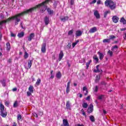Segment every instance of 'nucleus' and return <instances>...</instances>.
I'll return each mask as SVG.
<instances>
[{
    "mask_svg": "<svg viewBox=\"0 0 126 126\" xmlns=\"http://www.w3.org/2000/svg\"><path fill=\"white\" fill-rule=\"evenodd\" d=\"M37 8H38V7H37V5H36L35 7L26 10V11H24L21 13L18 14L13 17H12L11 18H9L6 20L2 21L1 22H0V25H1L3 24V23H6V22L10 21L11 19H15V25H17L18 24V22H20V18H18V17H20V16H23V15H25V14H29V13H31L33 12V11L35 9H37ZM0 40H1V33H0Z\"/></svg>",
    "mask_w": 126,
    "mask_h": 126,
    "instance_id": "1",
    "label": "nucleus"
},
{
    "mask_svg": "<svg viewBox=\"0 0 126 126\" xmlns=\"http://www.w3.org/2000/svg\"><path fill=\"white\" fill-rule=\"evenodd\" d=\"M50 0H46L45 1L36 5V7H37V8H40V12H41V13L45 12L47 9V7L48 6H47V4L49 3Z\"/></svg>",
    "mask_w": 126,
    "mask_h": 126,
    "instance_id": "2",
    "label": "nucleus"
},
{
    "mask_svg": "<svg viewBox=\"0 0 126 126\" xmlns=\"http://www.w3.org/2000/svg\"><path fill=\"white\" fill-rule=\"evenodd\" d=\"M104 4L107 7H109L112 10H114L116 8V3L114 2L112 0H106L104 2Z\"/></svg>",
    "mask_w": 126,
    "mask_h": 126,
    "instance_id": "3",
    "label": "nucleus"
},
{
    "mask_svg": "<svg viewBox=\"0 0 126 126\" xmlns=\"http://www.w3.org/2000/svg\"><path fill=\"white\" fill-rule=\"evenodd\" d=\"M120 18L117 16H114L112 17V20L114 23H118L119 22Z\"/></svg>",
    "mask_w": 126,
    "mask_h": 126,
    "instance_id": "4",
    "label": "nucleus"
},
{
    "mask_svg": "<svg viewBox=\"0 0 126 126\" xmlns=\"http://www.w3.org/2000/svg\"><path fill=\"white\" fill-rule=\"evenodd\" d=\"M32 63H33V60H30L28 63V67H25L26 69H29V68H31V66H32Z\"/></svg>",
    "mask_w": 126,
    "mask_h": 126,
    "instance_id": "5",
    "label": "nucleus"
},
{
    "mask_svg": "<svg viewBox=\"0 0 126 126\" xmlns=\"http://www.w3.org/2000/svg\"><path fill=\"white\" fill-rule=\"evenodd\" d=\"M87 111H88V113L89 114H91V113H92V112H93V104H91L90 105V107L88 108Z\"/></svg>",
    "mask_w": 126,
    "mask_h": 126,
    "instance_id": "6",
    "label": "nucleus"
},
{
    "mask_svg": "<svg viewBox=\"0 0 126 126\" xmlns=\"http://www.w3.org/2000/svg\"><path fill=\"white\" fill-rule=\"evenodd\" d=\"M46 43H43L41 47V52L42 53H46Z\"/></svg>",
    "mask_w": 126,
    "mask_h": 126,
    "instance_id": "7",
    "label": "nucleus"
},
{
    "mask_svg": "<svg viewBox=\"0 0 126 126\" xmlns=\"http://www.w3.org/2000/svg\"><path fill=\"white\" fill-rule=\"evenodd\" d=\"M0 115L2 118H5L6 116H7V112H6V111L5 110H2L0 111Z\"/></svg>",
    "mask_w": 126,
    "mask_h": 126,
    "instance_id": "8",
    "label": "nucleus"
},
{
    "mask_svg": "<svg viewBox=\"0 0 126 126\" xmlns=\"http://www.w3.org/2000/svg\"><path fill=\"white\" fill-rule=\"evenodd\" d=\"M94 16H95L96 19H100V14H99L98 11L95 10L94 12Z\"/></svg>",
    "mask_w": 126,
    "mask_h": 126,
    "instance_id": "9",
    "label": "nucleus"
},
{
    "mask_svg": "<svg viewBox=\"0 0 126 126\" xmlns=\"http://www.w3.org/2000/svg\"><path fill=\"white\" fill-rule=\"evenodd\" d=\"M70 81L68 82L67 84V87H66V93H67V94H68V93H69V88H70Z\"/></svg>",
    "mask_w": 126,
    "mask_h": 126,
    "instance_id": "10",
    "label": "nucleus"
},
{
    "mask_svg": "<svg viewBox=\"0 0 126 126\" xmlns=\"http://www.w3.org/2000/svg\"><path fill=\"white\" fill-rule=\"evenodd\" d=\"M66 109H67V110H71V106H70L69 101H67L66 103Z\"/></svg>",
    "mask_w": 126,
    "mask_h": 126,
    "instance_id": "11",
    "label": "nucleus"
},
{
    "mask_svg": "<svg viewBox=\"0 0 126 126\" xmlns=\"http://www.w3.org/2000/svg\"><path fill=\"white\" fill-rule=\"evenodd\" d=\"M63 125L64 126H69V124L68 123V121H67V119L63 120Z\"/></svg>",
    "mask_w": 126,
    "mask_h": 126,
    "instance_id": "12",
    "label": "nucleus"
},
{
    "mask_svg": "<svg viewBox=\"0 0 126 126\" xmlns=\"http://www.w3.org/2000/svg\"><path fill=\"white\" fill-rule=\"evenodd\" d=\"M63 51H61L59 54V58L58 59V61L59 62H61V61H62V59H63Z\"/></svg>",
    "mask_w": 126,
    "mask_h": 126,
    "instance_id": "13",
    "label": "nucleus"
},
{
    "mask_svg": "<svg viewBox=\"0 0 126 126\" xmlns=\"http://www.w3.org/2000/svg\"><path fill=\"white\" fill-rule=\"evenodd\" d=\"M97 31V28L96 27H94L93 28L91 29L89 31L90 33H94Z\"/></svg>",
    "mask_w": 126,
    "mask_h": 126,
    "instance_id": "14",
    "label": "nucleus"
},
{
    "mask_svg": "<svg viewBox=\"0 0 126 126\" xmlns=\"http://www.w3.org/2000/svg\"><path fill=\"white\" fill-rule=\"evenodd\" d=\"M50 22V19L47 16H46L44 19V23L46 25H48Z\"/></svg>",
    "mask_w": 126,
    "mask_h": 126,
    "instance_id": "15",
    "label": "nucleus"
},
{
    "mask_svg": "<svg viewBox=\"0 0 126 126\" xmlns=\"http://www.w3.org/2000/svg\"><path fill=\"white\" fill-rule=\"evenodd\" d=\"M35 37V34L33 33H32L30 34V36L28 37V41H31L32 38Z\"/></svg>",
    "mask_w": 126,
    "mask_h": 126,
    "instance_id": "16",
    "label": "nucleus"
},
{
    "mask_svg": "<svg viewBox=\"0 0 126 126\" xmlns=\"http://www.w3.org/2000/svg\"><path fill=\"white\" fill-rule=\"evenodd\" d=\"M69 18L68 17V16H66L64 17L63 18H62L61 19V21H62V22H65L66 21L68 20V19Z\"/></svg>",
    "mask_w": 126,
    "mask_h": 126,
    "instance_id": "17",
    "label": "nucleus"
},
{
    "mask_svg": "<svg viewBox=\"0 0 126 126\" xmlns=\"http://www.w3.org/2000/svg\"><path fill=\"white\" fill-rule=\"evenodd\" d=\"M97 54L98 55H99V60H103V59L104 58V54H103V53H101L100 52H98Z\"/></svg>",
    "mask_w": 126,
    "mask_h": 126,
    "instance_id": "18",
    "label": "nucleus"
},
{
    "mask_svg": "<svg viewBox=\"0 0 126 126\" xmlns=\"http://www.w3.org/2000/svg\"><path fill=\"white\" fill-rule=\"evenodd\" d=\"M6 50L7 51H8V52H9V51H10V43H9V42H7L6 44Z\"/></svg>",
    "mask_w": 126,
    "mask_h": 126,
    "instance_id": "19",
    "label": "nucleus"
},
{
    "mask_svg": "<svg viewBox=\"0 0 126 126\" xmlns=\"http://www.w3.org/2000/svg\"><path fill=\"white\" fill-rule=\"evenodd\" d=\"M81 35H82V32L80 31H77L76 32V36H77V37H79L81 36Z\"/></svg>",
    "mask_w": 126,
    "mask_h": 126,
    "instance_id": "20",
    "label": "nucleus"
},
{
    "mask_svg": "<svg viewBox=\"0 0 126 126\" xmlns=\"http://www.w3.org/2000/svg\"><path fill=\"white\" fill-rule=\"evenodd\" d=\"M120 22L123 23V24H124V25H126V19H125V18L124 17L121 18V19L120 20Z\"/></svg>",
    "mask_w": 126,
    "mask_h": 126,
    "instance_id": "21",
    "label": "nucleus"
},
{
    "mask_svg": "<svg viewBox=\"0 0 126 126\" xmlns=\"http://www.w3.org/2000/svg\"><path fill=\"white\" fill-rule=\"evenodd\" d=\"M56 77L58 79H61V78L62 77V73H61L60 71L56 73Z\"/></svg>",
    "mask_w": 126,
    "mask_h": 126,
    "instance_id": "22",
    "label": "nucleus"
},
{
    "mask_svg": "<svg viewBox=\"0 0 126 126\" xmlns=\"http://www.w3.org/2000/svg\"><path fill=\"white\" fill-rule=\"evenodd\" d=\"M83 91H86V93H84L85 96L87 95L88 94V90H87V88L86 87H84L83 88Z\"/></svg>",
    "mask_w": 126,
    "mask_h": 126,
    "instance_id": "23",
    "label": "nucleus"
},
{
    "mask_svg": "<svg viewBox=\"0 0 126 126\" xmlns=\"http://www.w3.org/2000/svg\"><path fill=\"white\" fill-rule=\"evenodd\" d=\"M29 91L30 92H31L32 93H33L34 92V88L32 86H30L29 88Z\"/></svg>",
    "mask_w": 126,
    "mask_h": 126,
    "instance_id": "24",
    "label": "nucleus"
},
{
    "mask_svg": "<svg viewBox=\"0 0 126 126\" xmlns=\"http://www.w3.org/2000/svg\"><path fill=\"white\" fill-rule=\"evenodd\" d=\"M24 32H22L18 34V37L19 38H22V37H24Z\"/></svg>",
    "mask_w": 126,
    "mask_h": 126,
    "instance_id": "25",
    "label": "nucleus"
},
{
    "mask_svg": "<svg viewBox=\"0 0 126 126\" xmlns=\"http://www.w3.org/2000/svg\"><path fill=\"white\" fill-rule=\"evenodd\" d=\"M100 75H96L95 77V83H98L99 80H100Z\"/></svg>",
    "mask_w": 126,
    "mask_h": 126,
    "instance_id": "26",
    "label": "nucleus"
},
{
    "mask_svg": "<svg viewBox=\"0 0 126 126\" xmlns=\"http://www.w3.org/2000/svg\"><path fill=\"white\" fill-rule=\"evenodd\" d=\"M118 46L117 45H115L112 47V51L113 52H117V50H118Z\"/></svg>",
    "mask_w": 126,
    "mask_h": 126,
    "instance_id": "27",
    "label": "nucleus"
},
{
    "mask_svg": "<svg viewBox=\"0 0 126 126\" xmlns=\"http://www.w3.org/2000/svg\"><path fill=\"white\" fill-rule=\"evenodd\" d=\"M47 10L48 13L50 15L53 14V13H54V11H53V10H51V8H48Z\"/></svg>",
    "mask_w": 126,
    "mask_h": 126,
    "instance_id": "28",
    "label": "nucleus"
},
{
    "mask_svg": "<svg viewBox=\"0 0 126 126\" xmlns=\"http://www.w3.org/2000/svg\"><path fill=\"white\" fill-rule=\"evenodd\" d=\"M90 121L92 122V123H94L95 122V118L93 115H91L89 117Z\"/></svg>",
    "mask_w": 126,
    "mask_h": 126,
    "instance_id": "29",
    "label": "nucleus"
},
{
    "mask_svg": "<svg viewBox=\"0 0 126 126\" xmlns=\"http://www.w3.org/2000/svg\"><path fill=\"white\" fill-rule=\"evenodd\" d=\"M41 84V79L38 78L36 82L35 83V85H37V86L40 85V84Z\"/></svg>",
    "mask_w": 126,
    "mask_h": 126,
    "instance_id": "30",
    "label": "nucleus"
},
{
    "mask_svg": "<svg viewBox=\"0 0 126 126\" xmlns=\"http://www.w3.org/2000/svg\"><path fill=\"white\" fill-rule=\"evenodd\" d=\"M93 59H94V61H96V63H98V62H99V59L97 57V55H94L93 57Z\"/></svg>",
    "mask_w": 126,
    "mask_h": 126,
    "instance_id": "31",
    "label": "nucleus"
},
{
    "mask_svg": "<svg viewBox=\"0 0 126 126\" xmlns=\"http://www.w3.org/2000/svg\"><path fill=\"white\" fill-rule=\"evenodd\" d=\"M0 111H4V106L2 103H0Z\"/></svg>",
    "mask_w": 126,
    "mask_h": 126,
    "instance_id": "32",
    "label": "nucleus"
},
{
    "mask_svg": "<svg viewBox=\"0 0 126 126\" xmlns=\"http://www.w3.org/2000/svg\"><path fill=\"white\" fill-rule=\"evenodd\" d=\"M110 42L109 38L104 39L103 40V43H110Z\"/></svg>",
    "mask_w": 126,
    "mask_h": 126,
    "instance_id": "33",
    "label": "nucleus"
},
{
    "mask_svg": "<svg viewBox=\"0 0 126 126\" xmlns=\"http://www.w3.org/2000/svg\"><path fill=\"white\" fill-rule=\"evenodd\" d=\"M109 39H110V41L111 40H114V39H116V36H115L114 35H109Z\"/></svg>",
    "mask_w": 126,
    "mask_h": 126,
    "instance_id": "34",
    "label": "nucleus"
},
{
    "mask_svg": "<svg viewBox=\"0 0 126 126\" xmlns=\"http://www.w3.org/2000/svg\"><path fill=\"white\" fill-rule=\"evenodd\" d=\"M14 108H17L18 107V102L17 101H15L13 104Z\"/></svg>",
    "mask_w": 126,
    "mask_h": 126,
    "instance_id": "35",
    "label": "nucleus"
},
{
    "mask_svg": "<svg viewBox=\"0 0 126 126\" xmlns=\"http://www.w3.org/2000/svg\"><path fill=\"white\" fill-rule=\"evenodd\" d=\"M98 89H99V88L98 87V86H95V87L93 89V90L94 92L97 93L98 92Z\"/></svg>",
    "mask_w": 126,
    "mask_h": 126,
    "instance_id": "36",
    "label": "nucleus"
},
{
    "mask_svg": "<svg viewBox=\"0 0 126 126\" xmlns=\"http://www.w3.org/2000/svg\"><path fill=\"white\" fill-rule=\"evenodd\" d=\"M78 43H79V40H77L75 42H74L72 43V47L74 48V47H75L76 45H77V44H78Z\"/></svg>",
    "mask_w": 126,
    "mask_h": 126,
    "instance_id": "37",
    "label": "nucleus"
},
{
    "mask_svg": "<svg viewBox=\"0 0 126 126\" xmlns=\"http://www.w3.org/2000/svg\"><path fill=\"white\" fill-rule=\"evenodd\" d=\"M92 63V60H90V61L86 63L87 68H88L89 67V65L90 64Z\"/></svg>",
    "mask_w": 126,
    "mask_h": 126,
    "instance_id": "38",
    "label": "nucleus"
},
{
    "mask_svg": "<svg viewBox=\"0 0 126 126\" xmlns=\"http://www.w3.org/2000/svg\"><path fill=\"white\" fill-rule=\"evenodd\" d=\"M0 82H1L2 86H3V87H5V85H6L5 80H4V79L2 80V81H0Z\"/></svg>",
    "mask_w": 126,
    "mask_h": 126,
    "instance_id": "39",
    "label": "nucleus"
},
{
    "mask_svg": "<svg viewBox=\"0 0 126 126\" xmlns=\"http://www.w3.org/2000/svg\"><path fill=\"white\" fill-rule=\"evenodd\" d=\"M82 107H83V108L86 109V108H87V107H88V104H87L86 103L84 102L82 104Z\"/></svg>",
    "mask_w": 126,
    "mask_h": 126,
    "instance_id": "40",
    "label": "nucleus"
},
{
    "mask_svg": "<svg viewBox=\"0 0 126 126\" xmlns=\"http://www.w3.org/2000/svg\"><path fill=\"white\" fill-rule=\"evenodd\" d=\"M110 11H106L104 12V17L106 18L107 17V15H108V13H110Z\"/></svg>",
    "mask_w": 126,
    "mask_h": 126,
    "instance_id": "41",
    "label": "nucleus"
},
{
    "mask_svg": "<svg viewBox=\"0 0 126 126\" xmlns=\"http://www.w3.org/2000/svg\"><path fill=\"white\" fill-rule=\"evenodd\" d=\"M103 71V70H102V69H94V72H102Z\"/></svg>",
    "mask_w": 126,
    "mask_h": 126,
    "instance_id": "42",
    "label": "nucleus"
},
{
    "mask_svg": "<svg viewBox=\"0 0 126 126\" xmlns=\"http://www.w3.org/2000/svg\"><path fill=\"white\" fill-rule=\"evenodd\" d=\"M103 71V70H102V69H94V72H102Z\"/></svg>",
    "mask_w": 126,
    "mask_h": 126,
    "instance_id": "43",
    "label": "nucleus"
},
{
    "mask_svg": "<svg viewBox=\"0 0 126 126\" xmlns=\"http://www.w3.org/2000/svg\"><path fill=\"white\" fill-rule=\"evenodd\" d=\"M81 112L82 114L83 115V116H85L86 117H87L86 116V113L84 111V110L83 109H81Z\"/></svg>",
    "mask_w": 126,
    "mask_h": 126,
    "instance_id": "44",
    "label": "nucleus"
},
{
    "mask_svg": "<svg viewBox=\"0 0 126 126\" xmlns=\"http://www.w3.org/2000/svg\"><path fill=\"white\" fill-rule=\"evenodd\" d=\"M22 119V116H21V115H18L17 116V120L18 121H20Z\"/></svg>",
    "mask_w": 126,
    "mask_h": 126,
    "instance_id": "45",
    "label": "nucleus"
},
{
    "mask_svg": "<svg viewBox=\"0 0 126 126\" xmlns=\"http://www.w3.org/2000/svg\"><path fill=\"white\" fill-rule=\"evenodd\" d=\"M108 54L110 56V57H112L113 56V52H112L111 50H109L108 51Z\"/></svg>",
    "mask_w": 126,
    "mask_h": 126,
    "instance_id": "46",
    "label": "nucleus"
},
{
    "mask_svg": "<svg viewBox=\"0 0 126 126\" xmlns=\"http://www.w3.org/2000/svg\"><path fill=\"white\" fill-rule=\"evenodd\" d=\"M28 57H29V55L28 54V53H27V52H25V55H24L25 59H27V58H28Z\"/></svg>",
    "mask_w": 126,
    "mask_h": 126,
    "instance_id": "47",
    "label": "nucleus"
},
{
    "mask_svg": "<svg viewBox=\"0 0 126 126\" xmlns=\"http://www.w3.org/2000/svg\"><path fill=\"white\" fill-rule=\"evenodd\" d=\"M71 47V44L70 43H68V44L67 45V49L68 50H69Z\"/></svg>",
    "mask_w": 126,
    "mask_h": 126,
    "instance_id": "48",
    "label": "nucleus"
},
{
    "mask_svg": "<svg viewBox=\"0 0 126 126\" xmlns=\"http://www.w3.org/2000/svg\"><path fill=\"white\" fill-rule=\"evenodd\" d=\"M103 98H104V95H100L98 97V99L99 100H102V99H103Z\"/></svg>",
    "mask_w": 126,
    "mask_h": 126,
    "instance_id": "49",
    "label": "nucleus"
},
{
    "mask_svg": "<svg viewBox=\"0 0 126 126\" xmlns=\"http://www.w3.org/2000/svg\"><path fill=\"white\" fill-rule=\"evenodd\" d=\"M32 93H31V92H27V96H31V95H32Z\"/></svg>",
    "mask_w": 126,
    "mask_h": 126,
    "instance_id": "50",
    "label": "nucleus"
},
{
    "mask_svg": "<svg viewBox=\"0 0 126 126\" xmlns=\"http://www.w3.org/2000/svg\"><path fill=\"white\" fill-rule=\"evenodd\" d=\"M99 85H104V86H106V83L105 82H101L99 84Z\"/></svg>",
    "mask_w": 126,
    "mask_h": 126,
    "instance_id": "51",
    "label": "nucleus"
},
{
    "mask_svg": "<svg viewBox=\"0 0 126 126\" xmlns=\"http://www.w3.org/2000/svg\"><path fill=\"white\" fill-rule=\"evenodd\" d=\"M73 33V30H71L68 32V35H71Z\"/></svg>",
    "mask_w": 126,
    "mask_h": 126,
    "instance_id": "52",
    "label": "nucleus"
},
{
    "mask_svg": "<svg viewBox=\"0 0 126 126\" xmlns=\"http://www.w3.org/2000/svg\"><path fill=\"white\" fill-rule=\"evenodd\" d=\"M70 4L71 5H73V4H74V0H71Z\"/></svg>",
    "mask_w": 126,
    "mask_h": 126,
    "instance_id": "53",
    "label": "nucleus"
},
{
    "mask_svg": "<svg viewBox=\"0 0 126 126\" xmlns=\"http://www.w3.org/2000/svg\"><path fill=\"white\" fill-rule=\"evenodd\" d=\"M15 36H16V35H15L14 33L13 32L11 33V37H15Z\"/></svg>",
    "mask_w": 126,
    "mask_h": 126,
    "instance_id": "54",
    "label": "nucleus"
},
{
    "mask_svg": "<svg viewBox=\"0 0 126 126\" xmlns=\"http://www.w3.org/2000/svg\"><path fill=\"white\" fill-rule=\"evenodd\" d=\"M12 62V59H9L8 60V63H10Z\"/></svg>",
    "mask_w": 126,
    "mask_h": 126,
    "instance_id": "55",
    "label": "nucleus"
},
{
    "mask_svg": "<svg viewBox=\"0 0 126 126\" xmlns=\"http://www.w3.org/2000/svg\"><path fill=\"white\" fill-rule=\"evenodd\" d=\"M97 1V0H93L91 2V3L92 4H93V3H96V2Z\"/></svg>",
    "mask_w": 126,
    "mask_h": 126,
    "instance_id": "56",
    "label": "nucleus"
},
{
    "mask_svg": "<svg viewBox=\"0 0 126 126\" xmlns=\"http://www.w3.org/2000/svg\"><path fill=\"white\" fill-rule=\"evenodd\" d=\"M23 22H21V23H20V26H21V28L22 29H24V27H23V25H22L23 24Z\"/></svg>",
    "mask_w": 126,
    "mask_h": 126,
    "instance_id": "57",
    "label": "nucleus"
},
{
    "mask_svg": "<svg viewBox=\"0 0 126 126\" xmlns=\"http://www.w3.org/2000/svg\"><path fill=\"white\" fill-rule=\"evenodd\" d=\"M33 115L34 117H35V118H38V115H37L35 113H34Z\"/></svg>",
    "mask_w": 126,
    "mask_h": 126,
    "instance_id": "58",
    "label": "nucleus"
},
{
    "mask_svg": "<svg viewBox=\"0 0 126 126\" xmlns=\"http://www.w3.org/2000/svg\"><path fill=\"white\" fill-rule=\"evenodd\" d=\"M12 126H17V124L15 122H13Z\"/></svg>",
    "mask_w": 126,
    "mask_h": 126,
    "instance_id": "59",
    "label": "nucleus"
},
{
    "mask_svg": "<svg viewBox=\"0 0 126 126\" xmlns=\"http://www.w3.org/2000/svg\"><path fill=\"white\" fill-rule=\"evenodd\" d=\"M86 100H90V95H89L86 98Z\"/></svg>",
    "mask_w": 126,
    "mask_h": 126,
    "instance_id": "60",
    "label": "nucleus"
},
{
    "mask_svg": "<svg viewBox=\"0 0 126 126\" xmlns=\"http://www.w3.org/2000/svg\"><path fill=\"white\" fill-rule=\"evenodd\" d=\"M97 4H101V0H97Z\"/></svg>",
    "mask_w": 126,
    "mask_h": 126,
    "instance_id": "61",
    "label": "nucleus"
},
{
    "mask_svg": "<svg viewBox=\"0 0 126 126\" xmlns=\"http://www.w3.org/2000/svg\"><path fill=\"white\" fill-rule=\"evenodd\" d=\"M78 95H79L80 98H82V94H80V93H79V94H78Z\"/></svg>",
    "mask_w": 126,
    "mask_h": 126,
    "instance_id": "62",
    "label": "nucleus"
},
{
    "mask_svg": "<svg viewBox=\"0 0 126 126\" xmlns=\"http://www.w3.org/2000/svg\"><path fill=\"white\" fill-rule=\"evenodd\" d=\"M12 91L14 92L17 91V88H15L13 89Z\"/></svg>",
    "mask_w": 126,
    "mask_h": 126,
    "instance_id": "63",
    "label": "nucleus"
},
{
    "mask_svg": "<svg viewBox=\"0 0 126 126\" xmlns=\"http://www.w3.org/2000/svg\"><path fill=\"white\" fill-rule=\"evenodd\" d=\"M77 126H84V125L77 124Z\"/></svg>",
    "mask_w": 126,
    "mask_h": 126,
    "instance_id": "64",
    "label": "nucleus"
}]
</instances>
